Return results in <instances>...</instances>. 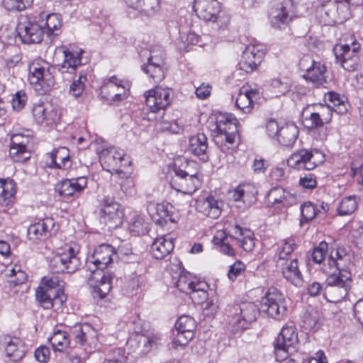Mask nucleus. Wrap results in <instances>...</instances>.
Returning <instances> with one entry per match:
<instances>
[{
    "label": "nucleus",
    "instance_id": "1",
    "mask_svg": "<svg viewBox=\"0 0 363 363\" xmlns=\"http://www.w3.org/2000/svg\"><path fill=\"white\" fill-rule=\"evenodd\" d=\"M116 254L111 245L102 244L87 257L86 266L91 273L88 284L95 298H104L111 289L113 277L111 273L104 272V269L113 261Z\"/></svg>",
    "mask_w": 363,
    "mask_h": 363
},
{
    "label": "nucleus",
    "instance_id": "2",
    "mask_svg": "<svg viewBox=\"0 0 363 363\" xmlns=\"http://www.w3.org/2000/svg\"><path fill=\"white\" fill-rule=\"evenodd\" d=\"M172 91L156 86L149 90L145 95V103L149 111L146 119L149 121L160 122L162 129L169 130L174 133H179L182 128L178 125L177 121L167 122L164 120V111L172 101Z\"/></svg>",
    "mask_w": 363,
    "mask_h": 363
},
{
    "label": "nucleus",
    "instance_id": "3",
    "mask_svg": "<svg viewBox=\"0 0 363 363\" xmlns=\"http://www.w3.org/2000/svg\"><path fill=\"white\" fill-rule=\"evenodd\" d=\"M253 303H259L260 308H257L256 313L260 311L265 313L268 316L281 320L284 318L287 311V303L284 295L277 288H269L264 291V288L257 287L252 290Z\"/></svg>",
    "mask_w": 363,
    "mask_h": 363
},
{
    "label": "nucleus",
    "instance_id": "4",
    "mask_svg": "<svg viewBox=\"0 0 363 363\" xmlns=\"http://www.w3.org/2000/svg\"><path fill=\"white\" fill-rule=\"evenodd\" d=\"M208 128L216 145L223 152H228L238 133L237 120L228 115L219 114L209 123Z\"/></svg>",
    "mask_w": 363,
    "mask_h": 363
},
{
    "label": "nucleus",
    "instance_id": "5",
    "mask_svg": "<svg viewBox=\"0 0 363 363\" xmlns=\"http://www.w3.org/2000/svg\"><path fill=\"white\" fill-rule=\"evenodd\" d=\"M182 160H178L174 164V176L172 178L171 185L173 189L186 194H192L201 186V181L197 176V172L191 169V166L195 164L193 162L184 161V165L181 164L178 165L179 162Z\"/></svg>",
    "mask_w": 363,
    "mask_h": 363
},
{
    "label": "nucleus",
    "instance_id": "6",
    "mask_svg": "<svg viewBox=\"0 0 363 363\" xmlns=\"http://www.w3.org/2000/svg\"><path fill=\"white\" fill-rule=\"evenodd\" d=\"M328 275L323 287V296L329 302H339L344 299L350 289L352 277L350 272L342 274L327 272Z\"/></svg>",
    "mask_w": 363,
    "mask_h": 363
},
{
    "label": "nucleus",
    "instance_id": "7",
    "mask_svg": "<svg viewBox=\"0 0 363 363\" xmlns=\"http://www.w3.org/2000/svg\"><path fill=\"white\" fill-rule=\"evenodd\" d=\"M298 344V330L294 324L284 325L274 343L278 360H286L288 354L294 352Z\"/></svg>",
    "mask_w": 363,
    "mask_h": 363
},
{
    "label": "nucleus",
    "instance_id": "8",
    "mask_svg": "<svg viewBox=\"0 0 363 363\" xmlns=\"http://www.w3.org/2000/svg\"><path fill=\"white\" fill-rule=\"evenodd\" d=\"M142 57H146L147 62L141 66V69L149 76L153 83H159L165 76L164 53L162 49L156 47L151 50H144Z\"/></svg>",
    "mask_w": 363,
    "mask_h": 363
},
{
    "label": "nucleus",
    "instance_id": "9",
    "mask_svg": "<svg viewBox=\"0 0 363 363\" xmlns=\"http://www.w3.org/2000/svg\"><path fill=\"white\" fill-rule=\"evenodd\" d=\"M81 264L79 258L74 250L69 247L61 249L50 260L49 267L52 273H73Z\"/></svg>",
    "mask_w": 363,
    "mask_h": 363
},
{
    "label": "nucleus",
    "instance_id": "10",
    "mask_svg": "<svg viewBox=\"0 0 363 363\" xmlns=\"http://www.w3.org/2000/svg\"><path fill=\"white\" fill-rule=\"evenodd\" d=\"M271 26L276 29H284L294 17V2L292 0H274L269 11Z\"/></svg>",
    "mask_w": 363,
    "mask_h": 363
},
{
    "label": "nucleus",
    "instance_id": "11",
    "mask_svg": "<svg viewBox=\"0 0 363 363\" xmlns=\"http://www.w3.org/2000/svg\"><path fill=\"white\" fill-rule=\"evenodd\" d=\"M74 340L86 353H91L99 348L97 331L89 323H77L70 328Z\"/></svg>",
    "mask_w": 363,
    "mask_h": 363
},
{
    "label": "nucleus",
    "instance_id": "12",
    "mask_svg": "<svg viewBox=\"0 0 363 363\" xmlns=\"http://www.w3.org/2000/svg\"><path fill=\"white\" fill-rule=\"evenodd\" d=\"M325 160V156L317 149H301L288 159V164L298 169L312 170Z\"/></svg>",
    "mask_w": 363,
    "mask_h": 363
},
{
    "label": "nucleus",
    "instance_id": "13",
    "mask_svg": "<svg viewBox=\"0 0 363 363\" xmlns=\"http://www.w3.org/2000/svg\"><path fill=\"white\" fill-rule=\"evenodd\" d=\"M303 125L310 130L330 122L333 110L328 105L318 104L307 107L302 113Z\"/></svg>",
    "mask_w": 363,
    "mask_h": 363
},
{
    "label": "nucleus",
    "instance_id": "14",
    "mask_svg": "<svg viewBox=\"0 0 363 363\" xmlns=\"http://www.w3.org/2000/svg\"><path fill=\"white\" fill-rule=\"evenodd\" d=\"M16 33L22 43H40L45 34L43 25L33 22L26 16H20L16 26Z\"/></svg>",
    "mask_w": 363,
    "mask_h": 363
},
{
    "label": "nucleus",
    "instance_id": "15",
    "mask_svg": "<svg viewBox=\"0 0 363 363\" xmlns=\"http://www.w3.org/2000/svg\"><path fill=\"white\" fill-rule=\"evenodd\" d=\"M299 67L305 72L303 77L314 86H320L326 83V67L320 62H315L310 55H304L299 62Z\"/></svg>",
    "mask_w": 363,
    "mask_h": 363
},
{
    "label": "nucleus",
    "instance_id": "16",
    "mask_svg": "<svg viewBox=\"0 0 363 363\" xmlns=\"http://www.w3.org/2000/svg\"><path fill=\"white\" fill-rule=\"evenodd\" d=\"M55 67L50 66L45 61L37 60L28 67V79L32 84H45L48 87L54 85L52 72Z\"/></svg>",
    "mask_w": 363,
    "mask_h": 363
},
{
    "label": "nucleus",
    "instance_id": "17",
    "mask_svg": "<svg viewBox=\"0 0 363 363\" xmlns=\"http://www.w3.org/2000/svg\"><path fill=\"white\" fill-rule=\"evenodd\" d=\"M125 154L121 149L109 147L103 149L99 155V160L104 169L109 172H119L121 168L126 164Z\"/></svg>",
    "mask_w": 363,
    "mask_h": 363
},
{
    "label": "nucleus",
    "instance_id": "18",
    "mask_svg": "<svg viewBox=\"0 0 363 363\" xmlns=\"http://www.w3.org/2000/svg\"><path fill=\"white\" fill-rule=\"evenodd\" d=\"M175 328L177 334L172 341L174 347L185 346L193 339L196 323L192 317L182 315L176 321Z\"/></svg>",
    "mask_w": 363,
    "mask_h": 363
},
{
    "label": "nucleus",
    "instance_id": "19",
    "mask_svg": "<svg viewBox=\"0 0 363 363\" xmlns=\"http://www.w3.org/2000/svg\"><path fill=\"white\" fill-rule=\"evenodd\" d=\"M123 212L120 209V205L113 198L105 196L102 200L101 210V220L108 228H113L122 223Z\"/></svg>",
    "mask_w": 363,
    "mask_h": 363
},
{
    "label": "nucleus",
    "instance_id": "20",
    "mask_svg": "<svg viewBox=\"0 0 363 363\" xmlns=\"http://www.w3.org/2000/svg\"><path fill=\"white\" fill-rule=\"evenodd\" d=\"M128 89V83H124L116 77L112 76L102 86L101 94L106 100L111 102H117L127 98Z\"/></svg>",
    "mask_w": 363,
    "mask_h": 363
},
{
    "label": "nucleus",
    "instance_id": "21",
    "mask_svg": "<svg viewBox=\"0 0 363 363\" xmlns=\"http://www.w3.org/2000/svg\"><path fill=\"white\" fill-rule=\"evenodd\" d=\"M194 10L205 21L216 22L220 18V3L218 0H195Z\"/></svg>",
    "mask_w": 363,
    "mask_h": 363
},
{
    "label": "nucleus",
    "instance_id": "22",
    "mask_svg": "<svg viewBox=\"0 0 363 363\" xmlns=\"http://www.w3.org/2000/svg\"><path fill=\"white\" fill-rule=\"evenodd\" d=\"M0 342L11 361L18 362L25 356L26 346L23 341L19 337L5 335L1 337Z\"/></svg>",
    "mask_w": 363,
    "mask_h": 363
},
{
    "label": "nucleus",
    "instance_id": "23",
    "mask_svg": "<svg viewBox=\"0 0 363 363\" xmlns=\"http://www.w3.org/2000/svg\"><path fill=\"white\" fill-rule=\"evenodd\" d=\"M268 205L272 206L288 207L296 203L294 194L280 186L272 188L266 195Z\"/></svg>",
    "mask_w": 363,
    "mask_h": 363
},
{
    "label": "nucleus",
    "instance_id": "24",
    "mask_svg": "<svg viewBox=\"0 0 363 363\" xmlns=\"http://www.w3.org/2000/svg\"><path fill=\"white\" fill-rule=\"evenodd\" d=\"M60 50L63 53V62L57 65V69L62 74H74L76 69L82 65V51L76 48L65 46L62 47Z\"/></svg>",
    "mask_w": 363,
    "mask_h": 363
},
{
    "label": "nucleus",
    "instance_id": "25",
    "mask_svg": "<svg viewBox=\"0 0 363 363\" xmlns=\"http://www.w3.org/2000/svg\"><path fill=\"white\" fill-rule=\"evenodd\" d=\"M11 141L9 155L14 162H24L30 159V152L27 148L29 142L28 137L14 134L11 136Z\"/></svg>",
    "mask_w": 363,
    "mask_h": 363
},
{
    "label": "nucleus",
    "instance_id": "26",
    "mask_svg": "<svg viewBox=\"0 0 363 363\" xmlns=\"http://www.w3.org/2000/svg\"><path fill=\"white\" fill-rule=\"evenodd\" d=\"M32 114L34 121L45 127L52 126L59 118L57 110L44 104H34Z\"/></svg>",
    "mask_w": 363,
    "mask_h": 363
},
{
    "label": "nucleus",
    "instance_id": "27",
    "mask_svg": "<svg viewBox=\"0 0 363 363\" xmlns=\"http://www.w3.org/2000/svg\"><path fill=\"white\" fill-rule=\"evenodd\" d=\"M277 265L281 267L283 277L291 284L301 287L303 284L302 274L298 267L297 258L277 261Z\"/></svg>",
    "mask_w": 363,
    "mask_h": 363
},
{
    "label": "nucleus",
    "instance_id": "28",
    "mask_svg": "<svg viewBox=\"0 0 363 363\" xmlns=\"http://www.w3.org/2000/svg\"><path fill=\"white\" fill-rule=\"evenodd\" d=\"M188 152L198 157L202 162L209 160L208 143L206 135L199 133L189 139Z\"/></svg>",
    "mask_w": 363,
    "mask_h": 363
},
{
    "label": "nucleus",
    "instance_id": "29",
    "mask_svg": "<svg viewBox=\"0 0 363 363\" xmlns=\"http://www.w3.org/2000/svg\"><path fill=\"white\" fill-rule=\"evenodd\" d=\"M222 202L213 196L199 197L196 200V209L198 212L213 219L218 218L221 213Z\"/></svg>",
    "mask_w": 363,
    "mask_h": 363
},
{
    "label": "nucleus",
    "instance_id": "30",
    "mask_svg": "<svg viewBox=\"0 0 363 363\" xmlns=\"http://www.w3.org/2000/svg\"><path fill=\"white\" fill-rule=\"evenodd\" d=\"M350 264V255L344 247H338L331 250L328 264L331 269L335 268L333 272L342 274L345 272H350L347 269Z\"/></svg>",
    "mask_w": 363,
    "mask_h": 363
},
{
    "label": "nucleus",
    "instance_id": "31",
    "mask_svg": "<svg viewBox=\"0 0 363 363\" xmlns=\"http://www.w3.org/2000/svg\"><path fill=\"white\" fill-rule=\"evenodd\" d=\"M87 185L86 177H79L62 180L57 186V190L61 196H71L80 194Z\"/></svg>",
    "mask_w": 363,
    "mask_h": 363
},
{
    "label": "nucleus",
    "instance_id": "32",
    "mask_svg": "<svg viewBox=\"0 0 363 363\" xmlns=\"http://www.w3.org/2000/svg\"><path fill=\"white\" fill-rule=\"evenodd\" d=\"M47 165L50 168L66 169L71 166L69 150L60 147L47 154Z\"/></svg>",
    "mask_w": 363,
    "mask_h": 363
},
{
    "label": "nucleus",
    "instance_id": "33",
    "mask_svg": "<svg viewBox=\"0 0 363 363\" xmlns=\"http://www.w3.org/2000/svg\"><path fill=\"white\" fill-rule=\"evenodd\" d=\"M174 247L173 238L169 235H164L155 240L151 246V252L156 259H162L172 252Z\"/></svg>",
    "mask_w": 363,
    "mask_h": 363
},
{
    "label": "nucleus",
    "instance_id": "34",
    "mask_svg": "<svg viewBox=\"0 0 363 363\" xmlns=\"http://www.w3.org/2000/svg\"><path fill=\"white\" fill-rule=\"evenodd\" d=\"M125 1L129 7L147 17L155 16L160 8L159 0H125Z\"/></svg>",
    "mask_w": 363,
    "mask_h": 363
},
{
    "label": "nucleus",
    "instance_id": "35",
    "mask_svg": "<svg viewBox=\"0 0 363 363\" xmlns=\"http://www.w3.org/2000/svg\"><path fill=\"white\" fill-rule=\"evenodd\" d=\"M298 134V126L294 123H287L280 128L277 140L283 146L292 147L296 143Z\"/></svg>",
    "mask_w": 363,
    "mask_h": 363
},
{
    "label": "nucleus",
    "instance_id": "36",
    "mask_svg": "<svg viewBox=\"0 0 363 363\" xmlns=\"http://www.w3.org/2000/svg\"><path fill=\"white\" fill-rule=\"evenodd\" d=\"M153 340L143 334H136L128 339L127 346L132 352L138 350L140 354L147 353L152 346Z\"/></svg>",
    "mask_w": 363,
    "mask_h": 363
},
{
    "label": "nucleus",
    "instance_id": "37",
    "mask_svg": "<svg viewBox=\"0 0 363 363\" xmlns=\"http://www.w3.org/2000/svg\"><path fill=\"white\" fill-rule=\"evenodd\" d=\"M359 45L352 42L350 45L348 44H337L334 47L333 52L337 62H341L347 60L351 57L359 55Z\"/></svg>",
    "mask_w": 363,
    "mask_h": 363
},
{
    "label": "nucleus",
    "instance_id": "38",
    "mask_svg": "<svg viewBox=\"0 0 363 363\" xmlns=\"http://www.w3.org/2000/svg\"><path fill=\"white\" fill-rule=\"evenodd\" d=\"M54 227L53 220L46 218L31 224L28 228V235L30 240H37L49 232Z\"/></svg>",
    "mask_w": 363,
    "mask_h": 363
},
{
    "label": "nucleus",
    "instance_id": "39",
    "mask_svg": "<svg viewBox=\"0 0 363 363\" xmlns=\"http://www.w3.org/2000/svg\"><path fill=\"white\" fill-rule=\"evenodd\" d=\"M53 350L55 352H62L69 345V339L66 332L56 330L52 333V335L48 338Z\"/></svg>",
    "mask_w": 363,
    "mask_h": 363
},
{
    "label": "nucleus",
    "instance_id": "40",
    "mask_svg": "<svg viewBox=\"0 0 363 363\" xmlns=\"http://www.w3.org/2000/svg\"><path fill=\"white\" fill-rule=\"evenodd\" d=\"M35 296L37 301L39 302L40 306L45 309H49L53 307L54 302L60 299L62 303L63 301L62 296H58L57 294H53L45 290L42 288L38 287L36 290Z\"/></svg>",
    "mask_w": 363,
    "mask_h": 363
},
{
    "label": "nucleus",
    "instance_id": "41",
    "mask_svg": "<svg viewBox=\"0 0 363 363\" xmlns=\"http://www.w3.org/2000/svg\"><path fill=\"white\" fill-rule=\"evenodd\" d=\"M266 48L263 44L258 43L255 40H251V72L257 69L264 59Z\"/></svg>",
    "mask_w": 363,
    "mask_h": 363
},
{
    "label": "nucleus",
    "instance_id": "42",
    "mask_svg": "<svg viewBox=\"0 0 363 363\" xmlns=\"http://www.w3.org/2000/svg\"><path fill=\"white\" fill-rule=\"evenodd\" d=\"M359 199L356 196L344 197L337 208L338 214L347 216L353 213L357 208Z\"/></svg>",
    "mask_w": 363,
    "mask_h": 363
},
{
    "label": "nucleus",
    "instance_id": "43",
    "mask_svg": "<svg viewBox=\"0 0 363 363\" xmlns=\"http://www.w3.org/2000/svg\"><path fill=\"white\" fill-rule=\"evenodd\" d=\"M320 314L318 310L311 308L305 312L303 316V327L306 330L315 331L319 328Z\"/></svg>",
    "mask_w": 363,
    "mask_h": 363
},
{
    "label": "nucleus",
    "instance_id": "44",
    "mask_svg": "<svg viewBox=\"0 0 363 363\" xmlns=\"http://www.w3.org/2000/svg\"><path fill=\"white\" fill-rule=\"evenodd\" d=\"M40 25H43L45 33L48 35H57L55 32L60 28L62 21L59 14L50 13L46 15L45 21L43 20Z\"/></svg>",
    "mask_w": 363,
    "mask_h": 363
},
{
    "label": "nucleus",
    "instance_id": "45",
    "mask_svg": "<svg viewBox=\"0 0 363 363\" xmlns=\"http://www.w3.org/2000/svg\"><path fill=\"white\" fill-rule=\"evenodd\" d=\"M295 242L293 239L289 238L282 241L281 245L278 248L277 261H284L286 259H291L289 258L295 249Z\"/></svg>",
    "mask_w": 363,
    "mask_h": 363
},
{
    "label": "nucleus",
    "instance_id": "46",
    "mask_svg": "<svg viewBox=\"0 0 363 363\" xmlns=\"http://www.w3.org/2000/svg\"><path fill=\"white\" fill-rule=\"evenodd\" d=\"M236 107L245 113H250V88L242 86L235 101Z\"/></svg>",
    "mask_w": 363,
    "mask_h": 363
},
{
    "label": "nucleus",
    "instance_id": "47",
    "mask_svg": "<svg viewBox=\"0 0 363 363\" xmlns=\"http://www.w3.org/2000/svg\"><path fill=\"white\" fill-rule=\"evenodd\" d=\"M16 193L15 184L13 180H5L0 179V203H6L7 200Z\"/></svg>",
    "mask_w": 363,
    "mask_h": 363
},
{
    "label": "nucleus",
    "instance_id": "48",
    "mask_svg": "<svg viewBox=\"0 0 363 363\" xmlns=\"http://www.w3.org/2000/svg\"><path fill=\"white\" fill-rule=\"evenodd\" d=\"M148 223L141 216H135L129 224V230L135 235H144L147 232Z\"/></svg>",
    "mask_w": 363,
    "mask_h": 363
},
{
    "label": "nucleus",
    "instance_id": "49",
    "mask_svg": "<svg viewBox=\"0 0 363 363\" xmlns=\"http://www.w3.org/2000/svg\"><path fill=\"white\" fill-rule=\"evenodd\" d=\"M60 286V280L57 276H47L43 277L41 280V285L39 286L45 290L48 289V291L57 294L58 296H61V290L59 286Z\"/></svg>",
    "mask_w": 363,
    "mask_h": 363
},
{
    "label": "nucleus",
    "instance_id": "50",
    "mask_svg": "<svg viewBox=\"0 0 363 363\" xmlns=\"http://www.w3.org/2000/svg\"><path fill=\"white\" fill-rule=\"evenodd\" d=\"M86 82V77L82 73L77 79H74L69 86V94L74 98L80 97L84 91V83Z\"/></svg>",
    "mask_w": 363,
    "mask_h": 363
},
{
    "label": "nucleus",
    "instance_id": "51",
    "mask_svg": "<svg viewBox=\"0 0 363 363\" xmlns=\"http://www.w3.org/2000/svg\"><path fill=\"white\" fill-rule=\"evenodd\" d=\"M8 276L10 278L9 281L15 286L23 284L27 279V275L24 271H22L21 267L15 265L11 270Z\"/></svg>",
    "mask_w": 363,
    "mask_h": 363
},
{
    "label": "nucleus",
    "instance_id": "52",
    "mask_svg": "<svg viewBox=\"0 0 363 363\" xmlns=\"http://www.w3.org/2000/svg\"><path fill=\"white\" fill-rule=\"evenodd\" d=\"M33 0H3V6L8 11H22L29 6Z\"/></svg>",
    "mask_w": 363,
    "mask_h": 363
},
{
    "label": "nucleus",
    "instance_id": "53",
    "mask_svg": "<svg viewBox=\"0 0 363 363\" xmlns=\"http://www.w3.org/2000/svg\"><path fill=\"white\" fill-rule=\"evenodd\" d=\"M302 219L306 222L313 220L318 214V206L312 202H305L301 207ZM302 222V220H301Z\"/></svg>",
    "mask_w": 363,
    "mask_h": 363
},
{
    "label": "nucleus",
    "instance_id": "54",
    "mask_svg": "<svg viewBox=\"0 0 363 363\" xmlns=\"http://www.w3.org/2000/svg\"><path fill=\"white\" fill-rule=\"evenodd\" d=\"M17 35L16 28L14 30L13 28L8 26H2L0 28V40L4 44L11 45L15 42Z\"/></svg>",
    "mask_w": 363,
    "mask_h": 363
},
{
    "label": "nucleus",
    "instance_id": "55",
    "mask_svg": "<svg viewBox=\"0 0 363 363\" xmlns=\"http://www.w3.org/2000/svg\"><path fill=\"white\" fill-rule=\"evenodd\" d=\"M247 231V228H243L237 224L228 230V232L232 234V237L239 240L241 247L244 249L245 245L247 244V240L250 239V237L245 236V233Z\"/></svg>",
    "mask_w": 363,
    "mask_h": 363
},
{
    "label": "nucleus",
    "instance_id": "56",
    "mask_svg": "<svg viewBox=\"0 0 363 363\" xmlns=\"http://www.w3.org/2000/svg\"><path fill=\"white\" fill-rule=\"evenodd\" d=\"M328 250V243L322 241L318 246L315 247L312 253V260L318 264H320L325 257Z\"/></svg>",
    "mask_w": 363,
    "mask_h": 363
},
{
    "label": "nucleus",
    "instance_id": "57",
    "mask_svg": "<svg viewBox=\"0 0 363 363\" xmlns=\"http://www.w3.org/2000/svg\"><path fill=\"white\" fill-rule=\"evenodd\" d=\"M28 97L25 91L21 90L17 91L13 96L11 104L14 110L18 111L26 104Z\"/></svg>",
    "mask_w": 363,
    "mask_h": 363
},
{
    "label": "nucleus",
    "instance_id": "58",
    "mask_svg": "<svg viewBox=\"0 0 363 363\" xmlns=\"http://www.w3.org/2000/svg\"><path fill=\"white\" fill-rule=\"evenodd\" d=\"M119 257L126 262H136L139 259L138 255L133 253L132 250L123 246L120 247L117 251Z\"/></svg>",
    "mask_w": 363,
    "mask_h": 363
},
{
    "label": "nucleus",
    "instance_id": "59",
    "mask_svg": "<svg viewBox=\"0 0 363 363\" xmlns=\"http://www.w3.org/2000/svg\"><path fill=\"white\" fill-rule=\"evenodd\" d=\"M269 166V162L267 160L257 156L252 164V169L255 174H265L267 168Z\"/></svg>",
    "mask_w": 363,
    "mask_h": 363
},
{
    "label": "nucleus",
    "instance_id": "60",
    "mask_svg": "<svg viewBox=\"0 0 363 363\" xmlns=\"http://www.w3.org/2000/svg\"><path fill=\"white\" fill-rule=\"evenodd\" d=\"M191 280L185 274H181L176 282V287L184 293H189V288H191Z\"/></svg>",
    "mask_w": 363,
    "mask_h": 363
},
{
    "label": "nucleus",
    "instance_id": "61",
    "mask_svg": "<svg viewBox=\"0 0 363 363\" xmlns=\"http://www.w3.org/2000/svg\"><path fill=\"white\" fill-rule=\"evenodd\" d=\"M250 184L244 182L238 185L235 189L229 191V196L235 201H241L245 193V188L248 187Z\"/></svg>",
    "mask_w": 363,
    "mask_h": 363
},
{
    "label": "nucleus",
    "instance_id": "62",
    "mask_svg": "<svg viewBox=\"0 0 363 363\" xmlns=\"http://www.w3.org/2000/svg\"><path fill=\"white\" fill-rule=\"evenodd\" d=\"M299 184L305 189H313L317 186L316 177L313 174H306L303 177H301Z\"/></svg>",
    "mask_w": 363,
    "mask_h": 363
},
{
    "label": "nucleus",
    "instance_id": "63",
    "mask_svg": "<svg viewBox=\"0 0 363 363\" xmlns=\"http://www.w3.org/2000/svg\"><path fill=\"white\" fill-rule=\"evenodd\" d=\"M359 56L358 55L356 57H351L347 60L339 62V64L344 69L348 72H354L357 69L359 65Z\"/></svg>",
    "mask_w": 363,
    "mask_h": 363
},
{
    "label": "nucleus",
    "instance_id": "64",
    "mask_svg": "<svg viewBox=\"0 0 363 363\" xmlns=\"http://www.w3.org/2000/svg\"><path fill=\"white\" fill-rule=\"evenodd\" d=\"M280 126L274 119H269L266 123V131L270 138L278 137L279 134Z\"/></svg>",
    "mask_w": 363,
    "mask_h": 363
}]
</instances>
